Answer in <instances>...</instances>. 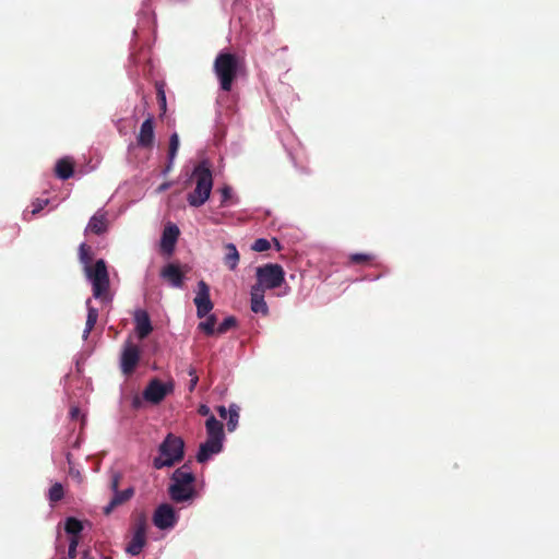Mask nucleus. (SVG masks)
I'll return each instance as SVG.
<instances>
[{
	"instance_id": "0eeeda50",
	"label": "nucleus",
	"mask_w": 559,
	"mask_h": 559,
	"mask_svg": "<svg viewBox=\"0 0 559 559\" xmlns=\"http://www.w3.org/2000/svg\"><path fill=\"white\" fill-rule=\"evenodd\" d=\"M141 358V350L131 341H126L120 356V369L124 376H130L135 370Z\"/></svg>"
},
{
	"instance_id": "aec40b11",
	"label": "nucleus",
	"mask_w": 559,
	"mask_h": 559,
	"mask_svg": "<svg viewBox=\"0 0 559 559\" xmlns=\"http://www.w3.org/2000/svg\"><path fill=\"white\" fill-rule=\"evenodd\" d=\"M251 310L254 313L267 314L269 308L264 300V290L257 288L254 286L251 287Z\"/></svg>"
},
{
	"instance_id": "4468645a",
	"label": "nucleus",
	"mask_w": 559,
	"mask_h": 559,
	"mask_svg": "<svg viewBox=\"0 0 559 559\" xmlns=\"http://www.w3.org/2000/svg\"><path fill=\"white\" fill-rule=\"evenodd\" d=\"M108 221L107 213L103 211H97L88 221V224L85 228V234H94L102 235L107 231Z\"/></svg>"
},
{
	"instance_id": "2f4dec72",
	"label": "nucleus",
	"mask_w": 559,
	"mask_h": 559,
	"mask_svg": "<svg viewBox=\"0 0 559 559\" xmlns=\"http://www.w3.org/2000/svg\"><path fill=\"white\" fill-rule=\"evenodd\" d=\"M251 248H252V250H254L257 252H263L271 248V243L265 238H259L253 242Z\"/></svg>"
},
{
	"instance_id": "a19ab883",
	"label": "nucleus",
	"mask_w": 559,
	"mask_h": 559,
	"mask_svg": "<svg viewBox=\"0 0 559 559\" xmlns=\"http://www.w3.org/2000/svg\"><path fill=\"white\" fill-rule=\"evenodd\" d=\"M188 374L191 377V379H192V378H194V377H198V374H197V370H195V368H194V367H192V366L189 368V370H188Z\"/></svg>"
},
{
	"instance_id": "f3484780",
	"label": "nucleus",
	"mask_w": 559,
	"mask_h": 559,
	"mask_svg": "<svg viewBox=\"0 0 559 559\" xmlns=\"http://www.w3.org/2000/svg\"><path fill=\"white\" fill-rule=\"evenodd\" d=\"M135 332L140 340H144L153 331L150 316L144 310H138L134 316Z\"/></svg>"
},
{
	"instance_id": "9d476101",
	"label": "nucleus",
	"mask_w": 559,
	"mask_h": 559,
	"mask_svg": "<svg viewBox=\"0 0 559 559\" xmlns=\"http://www.w3.org/2000/svg\"><path fill=\"white\" fill-rule=\"evenodd\" d=\"M193 301L199 318H204L213 309L214 306L210 298V287L204 281L198 283V292Z\"/></svg>"
},
{
	"instance_id": "58836bf2",
	"label": "nucleus",
	"mask_w": 559,
	"mask_h": 559,
	"mask_svg": "<svg viewBox=\"0 0 559 559\" xmlns=\"http://www.w3.org/2000/svg\"><path fill=\"white\" fill-rule=\"evenodd\" d=\"M198 381H199V377H194V378L190 379V383H189L190 392H193V390L195 389V386L198 384Z\"/></svg>"
},
{
	"instance_id": "c85d7f7f",
	"label": "nucleus",
	"mask_w": 559,
	"mask_h": 559,
	"mask_svg": "<svg viewBox=\"0 0 559 559\" xmlns=\"http://www.w3.org/2000/svg\"><path fill=\"white\" fill-rule=\"evenodd\" d=\"M63 487L61 484L56 483L49 489V500L51 502H58L63 498Z\"/></svg>"
},
{
	"instance_id": "4c0bfd02",
	"label": "nucleus",
	"mask_w": 559,
	"mask_h": 559,
	"mask_svg": "<svg viewBox=\"0 0 559 559\" xmlns=\"http://www.w3.org/2000/svg\"><path fill=\"white\" fill-rule=\"evenodd\" d=\"M70 416L72 419H76L80 416V408L76 406L71 407Z\"/></svg>"
},
{
	"instance_id": "79ce46f5",
	"label": "nucleus",
	"mask_w": 559,
	"mask_h": 559,
	"mask_svg": "<svg viewBox=\"0 0 559 559\" xmlns=\"http://www.w3.org/2000/svg\"><path fill=\"white\" fill-rule=\"evenodd\" d=\"M274 242H275V245H276V247H277V250H280V249H281V245H280V242H278L276 239H274Z\"/></svg>"
},
{
	"instance_id": "37998d69",
	"label": "nucleus",
	"mask_w": 559,
	"mask_h": 559,
	"mask_svg": "<svg viewBox=\"0 0 559 559\" xmlns=\"http://www.w3.org/2000/svg\"><path fill=\"white\" fill-rule=\"evenodd\" d=\"M70 459H71V454H70V453H68V454H67V460H68V462H70Z\"/></svg>"
},
{
	"instance_id": "f8f14e48",
	"label": "nucleus",
	"mask_w": 559,
	"mask_h": 559,
	"mask_svg": "<svg viewBox=\"0 0 559 559\" xmlns=\"http://www.w3.org/2000/svg\"><path fill=\"white\" fill-rule=\"evenodd\" d=\"M179 235L180 230L177 225L169 223L165 226L160 239V249L165 254L174 253Z\"/></svg>"
},
{
	"instance_id": "423d86ee",
	"label": "nucleus",
	"mask_w": 559,
	"mask_h": 559,
	"mask_svg": "<svg viewBox=\"0 0 559 559\" xmlns=\"http://www.w3.org/2000/svg\"><path fill=\"white\" fill-rule=\"evenodd\" d=\"M257 283L253 285L262 290L274 289L285 281V272L280 264L267 263L259 266L255 271Z\"/></svg>"
},
{
	"instance_id": "39448f33",
	"label": "nucleus",
	"mask_w": 559,
	"mask_h": 559,
	"mask_svg": "<svg viewBox=\"0 0 559 559\" xmlns=\"http://www.w3.org/2000/svg\"><path fill=\"white\" fill-rule=\"evenodd\" d=\"M185 456V442L182 438L168 433L158 447V456L153 460V467L162 469L171 467L181 462Z\"/></svg>"
},
{
	"instance_id": "473e14b6",
	"label": "nucleus",
	"mask_w": 559,
	"mask_h": 559,
	"mask_svg": "<svg viewBox=\"0 0 559 559\" xmlns=\"http://www.w3.org/2000/svg\"><path fill=\"white\" fill-rule=\"evenodd\" d=\"M49 203L48 199H36L33 203L32 215L38 214Z\"/></svg>"
},
{
	"instance_id": "f03ea898",
	"label": "nucleus",
	"mask_w": 559,
	"mask_h": 559,
	"mask_svg": "<svg viewBox=\"0 0 559 559\" xmlns=\"http://www.w3.org/2000/svg\"><path fill=\"white\" fill-rule=\"evenodd\" d=\"M171 483L168 487L170 499L176 503L192 501L197 491L194 489L195 475L189 463L175 469L170 478Z\"/></svg>"
},
{
	"instance_id": "7ed1b4c3",
	"label": "nucleus",
	"mask_w": 559,
	"mask_h": 559,
	"mask_svg": "<svg viewBox=\"0 0 559 559\" xmlns=\"http://www.w3.org/2000/svg\"><path fill=\"white\" fill-rule=\"evenodd\" d=\"M192 177L195 180V188L187 197L190 206L200 207L210 198L213 188V176L206 160L200 162L193 169Z\"/></svg>"
},
{
	"instance_id": "9b49d317",
	"label": "nucleus",
	"mask_w": 559,
	"mask_h": 559,
	"mask_svg": "<svg viewBox=\"0 0 559 559\" xmlns=\"http://www.w3.org/2000/svg\"><path fill=\"white\" fill-rule=\"evenodd\" d=\"M155 141L154 119L148 116L141 124L140 132L136 135V143L140 147L152 148Z\"/></svg>"
},
{
	"instance_id": "b1692460",
	"label": "nucleus",
	"mask_w": 559,
	"mask_h": 559,
	"mask_svg": "<svg viewBox=\"0 0 559 559\" xmlns=\"http://www.w3.org/2000/svg\"><path fill=\"white\" fill-rule=\"evenodd\" d=\"M178 148H179V136L175 132L169 138L168 165H167V167L165 169V173L168 171L171 168L174 159H175V157L177 155Z\"/></svg>"
},
{
	"instance_id": "ea45409f",
	"label": "nucleus",
	"mask_w": 559,
	"mask_h": 559,
	"mask_svg": "<svg viewBox=\"0 0 559 559\" xmlns=\"http://www.w3.org/2000/svg\"><path fill=\"white\" fill-rule=\"evenodd\" d=\"M199 414L202 416H207L210 415V408L206 405H201L199 407Z\"/></svg>"
},
{
	"instance_id": "6e6552de",
	"label": "nucleus",
	"mask_w": 559,
	"mask_h": 559,
	"mask_svg": "<svg viewBox=\"0 0 559 559\" xmlns=\"http://www.w3.org/2000/svg\"><path fill=\"white\" fill-rule=\"evenodd\" d=\"M174 390L173 383H164L159 379H153L143 391L145 401L159 404Z\"/></svg>"
},
{
	"instance_id": "f704fd0d",
	"label": "nucleus",
	"mask_w": 559,
	"mask_h": 559,
	"mask_svg": "<svg viewBox=\"0 0 559 559\" xmlns=\"http://www.w3.org/2000/svg\"><path fill=\"white\" fill-rule=\"evenodd\" d=\"M157 102L159 104V107L162 109L163 112L166 111V107H167V104H166V95H165V92L162 87H159L157 90Z\"/></svg>"
},
{
	"instance_id": "dca6fc26",
	"label": "nucleus",
	"mask_w": 559,
	"mask_h": 559,
	"mask_svg": "<svg viewBox=\"0 0 559 559\" xmlns=\"http://www.w3.org/2000/svg\"><path fill=\"white\" fill-rule=\"evenodd\" d=\"M134 496L133 487H129L124 490H118L114 492V497L110 499L108 504L104 507L103 511L105 515L111 514V512L128 502Z\"/></svg>"
},
{
	"instance_id": "412c9836",
	"label": "nucleus",
	"mask_w": 559,
	"mask_h": 559,
	"mask_svg": "<svg viewBox=\"0 0 559 559\" xmlns=\"http://www.w3.org/2000/svg\"><path fill=\"white\" fill-rule=\"evenodd\" d=\"M55 171L58 178L67 180L73 176L74 164L70 158H61L57 162Z\"/></svg>"
},
{
	"instance_id": "ddd939ff",
	"label": "nucleus",
	"mask_w": 559,
	"mask_h": 559,
	"mask_svg": "<svg viewBox=\"0 0 559 559\" xmlns=\"http://www.w3.org/2000/svg\"><path fill=\"white\" fill-rule=\"evenodd\" d=\"M160 277L170 286L181 288L183 286L185 272L176 263H168L160 271Z\"/></svg>"
},
{
	"instance_id": "a211bd4d",
	"label": "nucleus",
	"mask_w": 559,
	"mask_h": 559,
	"mask_svg": "<svg viewBox=\"0 0 559 559\" xmlns=\"http://www.w3.org/2000/svg\"><path fill=\"white\" fill-rule=\"evenodd\" d=\"M222 450V442L206 439L205 442L200 444L199 452L197 454V461L199 463H205L211 459L212 455L219 453Z\"/></svg>"
},
{
	"instance_id": "20e7f679",
	"label": "nucleus",
	"mask_w": 559,
	"mask_h": 559,
	"mask_svg": "<svg viewBox=\"0 0 559 559\" xmlns=\"http://www.w3.org/2000/svg\"><path fill=\"white\" fill-rule=\"evenodd\" d=\"M240 68L239 58L231 52L221 51L213 63V71L224 92H230L233 84L238 76Z\"/></svg>"
},
{
	"instance_id": "bb28decb",
	"label": "nucleus",
	"mask_w": 559,
	"mask_h": 559,
	"mask_svg": "<svg viewBox=\"0 0 559 559\" xmlns=\"http://www.w3.org/2000/svg\"><path fill=\"white\" fill-rule=\"evenodd\" d=\"M216 317L214 314L207 316L206 320L199 323V329L202 330L206 335H213L215 333Z\"/></svg>"
},
{
	"instance_id": "4be33fe9",
	"label": "nucleus",
	"mask_w": 559,
	"mask_h": 559,
	"mask_svg": "<svg viewBox=\"0 0 559 559\" xmlns=\"http://www.w3.org/2000/svg\"><path fill=\"white\" fill-rule=\"evenodd\" d=\"M225 255H224V264L231 271H234L240 260L239 252L234 243H227L224 246Z\"/></svg>"
},
{
	"instance_id": "f257e3e1",
	"label": "nucleus",
	"mask_w": 559,
	"mask_h": 559,
	"mask_svg": "<svg viewBox=\"0 0 559 559\" xmlns=\"http://www.w3.org/2000/svg\"><path fill=\"white\" fill-rule=\"evenodd\" d=\"M79 257L80 261L84 264L85 275L92 283L93 297L103 302L110 301V281L106 262L99 259L92 265V251L91 247L86 243H81Z\"/></svg>"
},
{
	"instance_id": "6ab92c4d",
	"label": "nucleus",
	"mask_w": 559,
	"mask_h": 559,
	"mask_svg": "<svg viewBox=\"0 0 559 559\" xmlns=\"http://www.w3.org/2000/svg\"><path fill=\"white\" fill-rule=\"evenodd\" d=\"M205 428L207 433L206 439L223 443L225 435L222 421L217 420L213 415H210L205 421Z\"/></svg>"
},
{
	"instance_id": "7c9ffc66",
	"label": "nucleus",
	"mask_w": 559,
	"mask_h": 559,
	"mask_svg": "<svg viewBox=\"0 0 559 559\" xmlns=\"http://www.w3.org/2000/svg\"><path fill=\"white\" fill-rule=\"evenodd\" d=\"M122 479V474L120 472H111L109 479V489L115 492L119 490V484Z\"/></svg>"
},
{
	"instance_id": "cd10ccee",
	"label": "nucleus",
	"mask_w": 559,
	"mask_h": 559,
	"mask_svg": "<svg viewBox=\"0 0 559 559\" xmlns=\"http://www.w3.org/2000/svg\"><path fill=\"white\" fill-rule=\"evenodd\" d=\"M237 325V320L235 317L230 316V317H227L223 320V322H221L216 329V332L218 334H224L226 333L227 331H229L230 329L235 328Z\"/></svg>"
},
{
	"instance_id": "72a5a7b5",
	"label": "nucleus",
	"mask_w": 559,
	"mask_h": 559,
	"mask_svg": "<svg viewBox=\"0 0 559 559\" xmlns=\"http://www.w3.org/2000/svg\"><path fill=\"white\" fill-rule=\"evenodd\" d=\"M79 542H80V537H70L69 550H68V557L70 559H75Z\"/></svg>"
},
{
	"instance_id": "2eb2a0df",
	"label": "nucleus",
	"mask_w": 559,
	"mask_h": 559,
	"mask_svg": "<svg viewBox=\"0 0 559 559\" xmlns=\"http://www.w3.org/2000/svg\"><path fill=\"white\" fill-rule=\"evenodd\" d=\"M145 543H146V538H145V525L144 523H140L138 524L135 531H134V534L131 538V540L129 542L128 546H127V552L132 555V556H138L143 547L145 546Z\"/></svg>"
},
{
	"instance_id": "1a4fd4ad",
	"label": "nucleus",
	"mask_w": 559,
	"mask_h": 559,
	"mask_svg": "<svg viewBox=\"0 0 559 559\" xmlns=\"http://www.w3.org/2000/svg\"><path fill=\"white\" fill-rule=\"evenodd\" d=\"M177 521L178 515L175 509L168 503L158 506L153 515V523L159 530L171 528L176 525Z\"/></svg>"
},
{
	"instance_id": "393cba45",
	"label": "nucleus",
	"mask_w": 559,
	"mask_h": 559,
	"mask_svg": "<svg viewBox=\"0 0 559 559\" xmlns=\"http://www.w3.org/2000/svg\"><path fill=\"white\" fill-rule=\"evenodd\" d=\"M239 406L236 405V404H230L229 405V408H228V416H227V430L229 432H233L237 426H238V421H239Z\"/></svg>"
},
{
	"instance_id": "c756f323",
	"label": "nucleus",
	"mask_w": 559,
	"mask_h": 559,
	"mask_svg": "<svg viewBox=\"0 0 559 559\" xmlns=\"http://www.w3.org/2000/svg\"><path fill=\"white\" fill-rule=\"evenodd\" d=\"M373 260L370 253H353L349 255V262L353 264H367Z\"/></svg>"
},
{
	"instance_id": "5701e85b",
	"label": "nucleus",
	"mask_w": 559,
	"mask_h": 559,
	"mask_svg": "<svg viewBox=\"0 0 559 559\" xmlns=\"http://www.w3.org/2000/svg\"><path fill=\"white\" fill-rule=\"evenodd\" d=\"M87 308V318L85 323V329L83 331V338L86 340L94 329L97 319H98V310L92 306L91 299L86 300Z\"/></svg>"
},
{
	"instance_id": "a878e982",
	"label": "nucleus",
	"mask_w": 559,
	"mask_h": 559,
	"mask_svg": "<svg viewBox=\"0 0 559 559\" xmlns=\"http://www.w3.org/2000/svg\"><path fill=\"white\" fill-rule=\"evenodd\" d=\"M64 530L71 537H79L83 530V524L75 518H68L66 521Z\"/></svg>"
},
{
	"instance_id": "e433bc0d",
	"label": "nucleus",
	"mask_w": 559,
	"mask_h": 559,
	"mask_svg": "<svg viewBox=\"0 0 559 559\" xmlns=\"http://www.w3.org/2000/svg\"><path fill=\"white\" fill-rule=\"evenodd\" d=\"M216 411H217L218 415H219L223 419H226V418H227V416H228V409H227L225 406H223V405H222V406H218V407L216 408Z\"/></svg>"
},
{
	"instance_id": "c9c22d12",
	"label": "nucleus",
	"mask_w": 559,
	"mask_h": 559,
	"mask_svg": "<svg viewBox=\"0 0 559 559\" xmlns=\"http://www.w3.org/2000/svg\"><path fill=\"white\" fill-rule=\"evenodd\" d=\"M221 193H222L221 205L225 206L227 201L231 198V189L226 186L221 189Z\"/></svg>"
}]
</instances>
